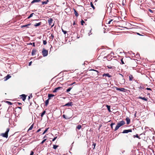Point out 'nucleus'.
<instances>
[{
    "mask_svg": "<svg viewBox=\"0 0 155 155\" xmlns=\"http://www.w3.org/2000/svg\"><path fill=\"white\" fill-rule=\"evenodd\" d=\"M103 76H107L109 78L111 77V76L110 75L109 73H104L103 74Z\"/></svg>",
    "mask_w": 155,
    "mask_h": 155,
    "instance_id": "ddd939ff",
    "label": "nucleus"
},
{
    "mask_svg": "<svg viewBox=\"0 0 155 155\" xmlns=\"http://www.w3.org/2000/svg\"><path fill=\"white\" fill-rule=\"evenodd\" d=\"M91 29L90 30L89 32L88 33L89 35H91L92 34L91 33Z\"/></svg>",
    "mask_w": 155,
    "mask_h": 155,
    "instance_id": "5fc2aeb1",
    "label": "nucleus"
},
{
    "mask_svg": "<svg viewBox=\"0 0 155 155\" xmlns=\"http://www.w3.org/2000/svg\"><path fill=\"white\" fill-rule=\"evenodd\" d=\"M73 105V103L72 102H69L67 104H66L65 105V106H71Z\"/></svg>",
    "mask_w": 155,
    "mask_h": 155,
    "instance_id": "9b49d317",
    "label": "nucleus"
},
{
    "mask_svg": "<svg viewBox=\"0 0 155 155\" xmlns=\"http://www.w3.org/2000/svg\"><path fill=\"white\" fill-rule=\"evenodd\" d=\"M134 138H135V137H136L138 138H139V139H140V137L138 136V134H136L135 135H134Z\"/></svg>",
    "mask_w": 155,
    "mask_h": 155,
    "instance_id": "c756f323",
    "label": "nucleus"
},
{
    "mask_svg": "<svg viewBox=\"0 0 155 155\" xmlns=\"http://www.w3.org/2000/svg\"><path fill=\"white\" fill-rule=\"evenodd\" d=\"M95 145H96V143H94L93 144V146H94V147L93 148L94 149V147H95Z\"/></svg>",
    "mask_w": 155,
    "mask_h": 155,
    "instance_id": "6e6d98bb",
    "label": "nucleus"
},
{
    "mask_svg": "<svg viewBox=\"0 0 155 155\" xmlns=\"http://www.w3.org/2000/svg\"><path fill=\"white\" fill-rule=\"evenodd\" d=\"M46 113L45 111H43L41 114V117H43L44 115Z\"/></svg>",
    "mask_w": 155,
    "mask_h": 155,
    "instance_id": "393cba45",
    "label": "nucleus"
},
{
    "mask_svg": "<svg viewBox=\"0 0 155 155\" xmlns=\"http://www.w3.org/2000/svg\"><path fill=\"white\" fill-rule=\"evenodd\" d=\"M34 153L32 151H31L30 154V155H33L34 154Z\"/></svg>",
    "mask_w": 155,
    "mask_h": 155,
    "instance_id": "49530a36",
    "label": "nucleus"
},
{
    "mask_svg": "<svg viewBox=\"0 0 155 155\" xmlns=\"http://www.w3.org/2000/svg\"><path fill=\"white\" fill-rule=\"evenodd\" d=\"M91 71H96V72H97V73H98V71L97 70H94V69H91Z\"/></svg>",
    "mask_w": 155,
    "mask_h": 155,
    "instance_id": "8fccbe9b",
    "label": "nucleus"
},
{
    "mask_svg": "<svg viewBox=\"0 0 155 155\" xmlns=\"http://www.w3.org/2000/svg\"><path fill=\"white\" fill-rule=\"evenodd\" d=\"M21 98L23 101H25L26 99V96L25 94H23L21 95Z\"/></svg>",
    "mask_w": 155,
    "mask_h": 155,
    "instance_id": "9d476101",
    "label": "nucleus"
},
{
    "mask_svg": "<svg viewBox=\"0 0 155 155\" xmlns=\"http://www.w3.org/2000/svg\"><path fill=\"white\" fill-rule=\"evenodd\" d=\"M46 2H47V3H48V2H49V0H46Z\"/></svg>",
    "mask_w": 155,
    "mask_h": 155,
    "instance_id": "e2e57ef3",
    "label": "nucleus"
},
{
    "mask_svg": "<svg viewBox=\"0 0 155 155\" xmlns=\"http://www.w3.org/2000/svg\"><path fill=\"white\" fill-rule=\"evenodd\" d=\"M72 87H69L68 89L66 90V92H69V91H71V90L72 89Z\"/></svg>",
    "mask_w": 155,
    "mask_h": 155,
    "instance_id": "cd10ccee",
    "label": "nucleus"
},
{
    "mask_svg": "<svg viewBox=\"0 0 155 155\" xmlns=\"http://www.w3.org/2000/svg\"><path fill=\"white\" fill-rule=\"evenodd\" d=\"M81 23L82 25H83L85 23V22L83 20H82L81 21Z\"/></svg>",
    "mask_w": 155,
    "mask_h": 155,
    "instance_id": "4c0bfd02",
    "label": "nucleus"
},
{
    "mask_svg": "<svg viewBox=\"0 0 155 155\" xmlns=\"http://www.w3.org/2000/svg\"><path fill=\"white\" fill-rule=\"evenodd\" d=\"M6 102L9 105H11L12 104V103L10 101H7Z\"/></svg>",
    "mask_w": 155,
    "mask_h": 155,
    "instance_id": "f704fd0d",
    "label": "nucleus"
},
{
    "mask_svg": "<svg viewBox=\"0 0 155 155\" xmlns=\"http://www.w3.org/2000/svg\"><path fill=\"white\" fill-rule=\"evenodd\" d=\"M74 14L75 15V16L76 17H78V12H77V11L75 10V9L74 8Z\"/></svg>",
    "mask_w": 155,
    "mask_h": 155,
    "instance_id": "6ab92c4d",
    "label": "nucleus"
},
{
    "mask_svg": "<svg viewBox=\"0 0 155 155\" xmlns=\"http://www.w3.org/2000/svg\"><path fill=\"white\" fill-rule=\"evenodd\" d=\"M53 20L52 18H50L48 20V22L49 25H51Z\"/></svg>",
    "mask_w": 155,
    "mask_h": 155,
    "instance_id": "6e6552de",
    "label": "nucleus"
},
{
    "mask_svg": "<svg viewBox=\"0 0 155 155\" xmlns=\"http://www.w3.org/2000/svg\"><path fill=\"white\" fill-rule=\"evenodd\" d=\"M42 5H44V4H47V2H46V1H44V2H42Z\"/></svg>",
    "mask_w": 155,
    "mask_h": 155,
    "instance_id": "ea45409f",
    "label": "nucleus"
},
{
    "mask_svg": "<svg viewBox=\"0 0 155 155\" xmlns=\"http://www.w3.org/2000/svg\"><path fill=\"white\" fill-rule=\"evenodd\" d=\"M51 37L52 39V40L53 38L54 37V35L52 34H51Z\"/></svg>",
    "mask_w": 155,
    "mask_h": 155,
    "instance_id": "864d4df0",
    "label": "nucleus"
},
{
    "mask_svg": "<svg viewBox=\"0 0 155 155\" xmlns=\"http://www.w3.org/2000/svg\"><path fill=\"white\" fill-rule=\"evenodd\" d=\"M112 21V19L110 20L109 21H108V23H107L108 24H110L111 22Z\"/></svg>",
    "mask_w": 155,
    "mask_h": 155,
    "instance_id": "a19ab883",
    "label": "nucleus"
},
{
    "mask_svg": "<svg viewBox=\"0 0 155 155\" xmlns=\"http://www.w3.org/2000/svg\"><path fill=\"white\" fill-rule=\"evenodd\" d=\"M125 124V122L124 120H122L121 121H120L117 123L115 129H114V131H115L117 130L120 127L124 125Z\"/></svg>",
    "mask_w": 155,
    "mask_h": 155,
    "instance_id": "f257e3e1",
    "label": "nucleus"
},
{
    "mask_svg": "<svg viewBox=\"0 0 155 155\" xmlns=\"http://www.w3.org/2000/svg\"><path fill=\"white\" fill-rule=\"evenodd\" d=\"M46 137V136L45 135L44 137H43V139H45V137Z\"/></svg>",
    "mask_w": 155,
    "mask_h": 155,
    "instance_id": "69168bd1",
    "label": "nucleus"
},
{
    "mask_svg": "<svg viewBox=\"0 0 155 155\" xmlns=\"http://www.w3.org/2000/svg\"><path fill=\"white\" fill-rule=\"evenodd\" d=\"M137 33V34L138 35H140V36H142V35H141L140 34V33Z\"/></svg>",
    "mask_w": 155,
    "mask_h": 155,
    "instance_id": "bf43d9fd",
    "label": "nucleus"
},
{
    "mask_svg": "<svg viewBox=\"0 0 155 155\" xmlns=\"http://www.w3.org/2000/svg\"><path fill=\"white\" fill-rule=\"evenodd\" d=\"M32 63V61H31L29 63V64H28V65L29 66H30L31 65V64Z\"/></svg>",
    "mask_w": 155,
    "mask_h": 155,
    "instance_id": "4d7b16f0",
    "label": "nucleus"
},
{
    "mask_svg": "<svg viewBox=\"0 0 155 155\" xmlns=\"http://www.w3.org/2000/svg\"><path fill=\"white\" fill-rule=\"evenodd\" d=\"M62 88V87H58L57 88H55L54 89V90L53 91V92L54 93H56L57 92L58 90H59L61 89Z\"/></svg>",
    "mask_w": 155,
    "mask_h": 155,
    "instance_id": "0eeeda50",
    "label": "nucleus"
},
{
    "mask_svg": "<svg viewBox=\"0 0 155 155\" xmlns=\"http://www.w3.org/2000/svg\"><path fill=\"white\" fill-rule=\"evenodd\" d=\"M115 5V4L111 3L110 4H109L108 3H107L106 4V6L108 7L109 6V7H108V9L110 7V12H111V10L112 8L113 7L114 5Z\"/></svg>",
    "mask_w": 155,
    "mask_h": 155,
    "instance_id": "7ed1b4c3",
    "label": "nucleus"
},
{
    "mask_svg": "<svg viewBox=\"0 0 155 155\" xmlns=\"http://www.w3.org/2000/svg\"><path fill=\"white\" fill-rule=\"evenodd\" d=\"M57 137L56 136L52 140V141H54L57 138Z\"/></svg>",
    "mask_w": 155,
    "mask_h": 155,
    "instance_id": "79ce46f5",
    "label": "nucleus"
},
{
    "mask_svg": "<svg viewBox=\"0 0 155 155\" xmlns=\"http://www.w3.org/2000/svg\"><path fill=\"white\" fill-rule=\"evenodd\" d=\"M148 11L150 12L151 13H153V10H151V9H148Z\"/></svg>",
    "mask_w": 155,
    "mask_h": 155,
    "instance_id": "a18cd8bd",
    "label": "nucleus"
},
{
    "mask_svg": "<svg viewBox=\"0 0 155 155\" xmlns=\"http://www.w3.org/2000/svg\"><path fill=\"white\" fill-rule=\"evenodd\" d=\"M19 105H20V104H21V103H18V102L17 103Z\"/></svg>",
    "mask_w": 155,
    "mask_h": 155,
    "instance_id": "680f3d73",
    "label": "nucleus"
},
{
    "mask_svg": "<svg viewBox=\"0 0 155 155\" xmlns=\"http://www.w3.org/2000/svg\"><path fill=\"white\" fill-rule=\"evenodd\" d=\"M129 81H132L133 79V77L132 75L130 74L129 76Z\"/></svg>",
    "mask_w": 155,
    "mask_h": 155,
    "instance_id": "aec40b11",
    "label": "nucleus"
},
{
    "mask_svg": "<svg viewBox=\"0 0 155 155\" xmlns=\"http://www.w3.org/2000/svg\"><path fill=\"white\" fill-rule=\"evenodd\" d=\"M107 109H108V111L109 112H110L111 111H110V106H109V105H107Z\"/></svg>",
    "mask_w": 155,
    "mask_h": 155,
    "instance_id": "a878e982",
    "label": "nucleus"
},
{
    "mask_svg": "<svg viewBox=\"0 0 155 155\" xmlns=\"http://www.w3.org/2000/svg\"><path fill=\"white\" fill-rule=\"evenodd\" d=\"M63 118H65V119H69V118H68V117H65V115L64 114H63Z\"/></svg>",
    "mask_w": 155,
    "mask_h": 155,
    "instance_id": "58836bf2",
    "label": "nucleus"
},
{
    "mask_svg": "<svg viewBox=\"0 0 155 155\" xmlns=\"http://www.w3.org/2000/svg\"><path fill=\"white\" fill-rule=\"evenodd\" d=\"M139 88L140 89H144V87L143 86H140Z\"/></svg>",
    "mask_w": 155,
    "mask_h": 155,
    "instance_id": "37998d69",
    "label": "nucleus"
},
{
    "mask_svg": "<svg viewBox=\"0 0 155 155\" xmlns=\"http://www.w3.org/2000/svg\"><path fill=\"white\" fill-rule=\"evenodd\" d=\"M33 125H34V124H32L31 125L30 127L28 129V131L29 130H31L32 129V128H33Z\"/></svg>",
    "mask_w": 155,
    "mask_h": 155,
    "instance_id": "5701e85b",
    "label": "nucleus"
},
{
    "mask_svg": "<svg viewBox=\"0 0 155 155\" xmlns=\"http://www.w3.org/2000/svg\"><path fill=\"white\" fill-rule=\"evenodd\" d=\"M9 128H8L6 129V131L5 133H2L0 135L5 138H7L8 137V134L9 131Z\"/></svg>",
    "mask_w": 155,
    "mask_h": 155,
    "instance_id": "f03ea898",
    "label": "nucleus"
},
{
    "mask_svg": "<svg viewBox=\"0 0 155 155\" xmlns=\"http://www.w3.org/2000/svg\"><path fill=\"white\" fill-rule=\"evenodd\" d=\"M138 99H141L144 100L145 101H147V98H146L145 97H141L139 96L138 97Z\"/></svg>",
    "mask_w": 155,
    "mask_h": 155,
    "instance_id": "4468645a",
    "label": "nucleus"
},
{
    "mask_svg": "<svg viewBox=\"0 0 155 155\" xmlns=\"http://www.w3.org/2000/svg\"><path fill=\"white\" fill-rule=\"evenodd\" d=\"M81 128V125H78L76 127V128L78 130H80Z\"/></svg>",
    "mask_w": 155,
    "mask_h": 155,
    "instance_id": "bb28decb",
    "label": "nucleus"
},
{
    "mask_svg": "<svg viewBox=\"0 0 155 155\" xmlns=\"http://www.w3.org/2000/svg\"><path fill=\"white\" fill-rule=\"evenodd\" d=\"M41 22H40L38 23H37L35 24L34 25V26L35 27H38V26H40V25H41Z\"/></svg>",
    "mask_w": 155,
    "mask_h": 155,
    "instance_id": "412c9836",
    "label": "nucleus"
},
{
    "mask_svg": "<svg viewBox=\"0 0 155 155\" xmlns=\"http://www.w3.org/2000/svg\"><path fill=\"white\" fill-rule=\"evenodd\" d=\"M90 4H91V7H92L94 9L95 8V7L94 6L92 2H91Z\"/></svg>",
    "mask_w": 155,
    "mask_h": 155,
    "instance_id": "473e14b6",
    "label": "nucleus"
},
{
    "mask_svg": "<svg viewBox=\"0 0 155 155\" xmlns=\"http://www.w3.org/2000/svg\"><path fill=\"white\" fill-rule=\"evenodd\" d=\"M47 43V42L46 40H43V44L44 45H46Z\"/></svg>",
    "mask_w": 155,
    "mask_h": 155,
    "instance_id": "72a5a7b5",
    "label": "nucleus"
},
{
    "mask_svg": "<svg viewBox=\"0 0 155 155\" xmlns=\"http://www.w3.org/2000/svg\"><path fill=\"white\" fill-rule=\"evenodd\" d=\"M32 44H33V47H35V42H33L32 43Z\"/></svg>",
    "mask_w": 155,
    "mask_h": 155,
    "instance_id": "13d9d810",
    "label": "nucleus"
},
{
    "mask_svg": "<svg viewBox=\"0 0 155 155\" xmlns=\"http://www.w3.org/2000/svg\"><path fill=\"white\" fill-rule=\"evenodd\" d=\"M126 120L127 121V124H129L130 122V119L128 117H127L126 119Z\"/></svg>",
    "mask_w": 155,
    "mask_h": 155,
    "instance_id": "f8f14e48",
    "label": "nucleus"
},
{
    "mask_svg": "<svg viewBox=\"0 0 155 155\" xmlns=\"http://www.w3.org/2000/svg\"><path fill=\"white\" fill-rule=\"evenodd\" d=\"M54 25V24H53V25H52L51 26V27H52Z\"/></svg>",
    "mask_w": 155,
    "mask_h": 155,
    "instance_id": "0e129e2a",
    "label": "nucleus"
},
{
    "mask_svg": "<svg viewBox=\"0 0 155 155\" xmlns=\"http://www.w3.org/2000/svg\"><path fill=\"white\" fill-rule=\"evenodd\" d=\"M29 44V45H32V43H30L29 44Z\"/></svg>",
    "mask_w": 155,
    "mask_h": 155,
    "instance_id": "338daca9",
    "label": "nucleus"
},
{
    "mask_svg": "<svg viewBox=\"0 0 155 155\" xmlns=\"http://www.w3.org/2000/svg\"><path fill=\"white\" fill-rule=\"evenodd\" d=\"M41 130V128H40L36 132H37V133H38V132H40Z\"/></svg>",
    "mask_w": 155,
    "mask_h": 155,
    "instance_id": "603ef678",
    "label": "nucleus"
},
{
    "mask_svg": "<svg viewBox=\"0 0 155 155\" xmlns=\"http://www.w3.org/2000/svg\"><path fill=\"white\" fill-rule=\"evenodd\" d=\"M48 128H46L45 130L44 131V132L42 133V134L43 135L45 133H46L47 131H48Z\"/></svg>",
    "mask_w": 155,
    "mask_h": 155,
    "instance_id": "7c9ffc66",
    "label": "nucleus"
},
{
    "mask_svg": "<svg viewBox=\"0 0 155 155\" xmlns=\"http://www.w3.org/2000/svg\"><path fill=\"white\" fill-rule=\"evenodd\" d=\"M115 124V123H111L110 125L111 128L113 129V126Z\"/></svg>",
    "mask_w": 155,
    "mask_h": 155,
    "instance_id": "c9c22d12",
    "label": "nucleus"
},
{
    "mask_svg": "<svg viewBox=\"0 0 155 155\" xmlns=\"http://www.w3.org/2000/svg\"><path fill=\"white\" fill-rule=\"evenodd\" d=\"M119 74L122 76L121 79H122V82L123 83H124L125 82V79L124 78V76L122 74Z\"/></svg>",
    "mask_w": 155,
    "mask_h": 155,
    "instance_id": "dca6fc26",
    "label": "nucleus"
},
{
    "mask_svg": "<svg viewBox=\"0 0 155 155\" xmlns=\"http://www.w3.org/2000/svg\"><path fill=\"white\" fill-rule=\"evenodd\" d=\"M11 77V76H10L9 74H8L5 78V80L6 81L8 80V79L10 78Z\"/></svg>",
    "mask_w": 155,
    "mask_h": 155,
    "instance_id": "2eb2a0df",
    "label": "nucleus"
},
{
    "mask_svg": "<svg viewBox=\"0 0 155 155\" xmlns=\"http://www.w3.org/2000/svg\"><path fill=\"white\" fill-rule=\"evenodd\" d=\"M121 64H124L123 60V58H122L121 60Z\"/></svg>",
    "mask_w": 155,
    "mask_h": 155,
    "instance_id": "c03bdc74",
    "label": "nucleus"
},
{
    "mask_svg": "<svg viewBox=\"0 0 155 155\" xmlns=\"http://www.w3.org/2000/svg\"><path fill=\"white\" fill-rule=\"evenodd\" d=\"M49 99H47V100H46L45 102V106H47L48 104V103H49Z\"/></svg>",
    "mask_w": 155,
    "mask_h": 155,
    "instance_id": "b1692460",
    "label": "nucleus"
},
{
    "mask_svg": "<svg viewBox=\"0 0 155 155\" xmlns=\"http://www.w3.org/2000/svg\"><path fill=\"white\" fill-rule=\"evenodd\" d=\"M42 53L44 57L46 56L48 54V51L45 48L43 49Z\"/></svg>",
    "mask_w": 155,
    "mask_h": 155,
    "instance_id": "20e7f679",
    "label": "nucleus"
},
{
    "mask_svg": "<svg viewBox=\"0 0 155 155\" xmlns=\"http://www.w3.org/2000/svg\"><path fill=\"white\" fill-rule=\"evenodd\" d=\"M37 51L35 49H33L32 50V52H31V55L32 56L35 55Z\"/></svg>",
    "mask_w": 155,
    "mask_h": 155,
    "instance_id": "1a4fd4ad",
    "label": "nucleus"
},
{
    "mask_svg": "<svg viewBox=\"0 0 155 155\" xmlns=\"http://www.w3.org/2000/svg\"><path fill=\"white\" fill-rule=\"evenodd\" d=\"M108 68L111 69L112 68V67L111 66H110V67L108 66L107 67Z\"/></svg>",
    "mask_w": 155,
    "mask_h": 155,
    "instance_id": "052dcab7",
    "label": "nucleus"
},
{
    "mask_svg": "<svg viewBox=\"0 0 155 155\" xmlns=\"http://www.w3.org/2000/svg\"><path fill=\"white\" fill-rule=\"evenodd\" d=\"M116 89L117 90L120 91H121L124 92H126V91H127V89H126L124 88H120L116 87Z\"/></svg>",
    "mask_w": 155,
    "mask_h": 155,
    "instance_id": "39448f33",
    "label": "nucleus"
},
{
    "mask_svg": "<svg viewBox=\"0 0 155 155\" xmlns=\"http://www.w3.org/2000/svg\"><path fill=\"white\" fill-rule=\"evenodd\" d=\"M54 96V94H49L48 95V99H50L51 98Z\"/></svg>",
    "mask_w": 155,
    "mask_h": 155,
    "instance_id": "4be33fe9",
    "label": "nucleus"
},
{
    "mask_svg": "<svg viewBox=\"0 0 155 155\" xmlns=\"http://www.w3.org/2000/svg\"><path fill=\"white\" fill-rule=\"evenodd\" d=\"M32 97V95H30L28 97V100H29L31 98V97Z\"/></svg>",
    "mask_w": 155,
    "mask_h": 155,
    "instance_id": "09e8293b",
    "label": "nucleus"
},
{
    "mask_svg": "<svg viewBox=\"0 0 155 155\" xmlns=\"http://www.w3.org/2000/svg\"><path fill=\"white\" fill-rule=\"evenodd\" d=\"M46 140V139H44V140H42V141L41 142V144H42L44 143Z\"/></svg>",
    "mask_w": 155,
    "mask_h": 155,
    "instance_id": "e433bc0d",
    "label": "nucleus"
},
{
    "mask_svg": "<svg viewBox=\"0 0 155 155\" xmlns=\"http://www.w3.org/2000/svg\"><path fill=\"white\" fill-rule=\"evenodd\" d=\"M41 2L40 0H33L31 2V4H33L35 3H37Z\"/></svg>",
    "mask_w": 155,
    "mask_h": 155,
    "instance_id": "f3484780",
    "label": "nucleus"
},
{
    "mask_svg": "<svg viewBox=\"0 0 155 155\" xmlns=\"http://www.w3.org/2000/svg\"><path fill=\"white\" fill-rule=\"evenodd\" d=\"M62 32L64 33V34H65L66 33H67V31H64V30H63V29H62Z\"/></svg>",
    "mask_w": 155,
    "mask_h": 155,
    "instance_id": "de8ad7c7",
    "label": "nucleus"
},
{
    "mask_svg": "<svg viewBox=\"0 0 155 155\" xmlns=\"http://www.w3.org/2000/svg\"><path fill=\"white\" fill-rule=\"evenodd\" d=\"M146 89L147 90H150V91H152V90L150 88H146Z\"/></svg>",
    "mask_w": 155,
    "mask_h": 155,
    "instance_id": "3c124183",
    "label": "nucleus"
},
{
    "mask_svg": "<svg viewBox=\"0 0 155 155\" xmlns=\"http://www.w3.org/2000/svg\"><path fill=\"white\" fill-rule=\"evenodd\" d=\"M58 147V146L54 145L53 148L54 149H56Z\"/></svg>",
    "mask_w": 155,
    "mask_h": 155,
    "instance_id": "2f4dec72",
    "label": "nucleus"
},
{
    "mask_svg": "<svg viewBox=\"0 0 155 155\" xmlns=\"http://www.w3.org/2000/svg\"><path fill=\"white\" fill-rule=\"evenodd\" d=\"M18 108H20V109H21V107H18Z\"/></svg>",
    "mask_w": 155,
    "mask_h": 155,
    "instance_id": "774afa93",
    "label": "nucleus"
},
{
    "mask_svg": "<svg viewBox=\"0 0 155 155\" xmlns=\"http://www.w3.org/2000/svg\"><path fill=\"white\" fill-rule=\"evenodd\" d=\"M34 14V13H32L27 18V19H29L30 18H31V17H32L33 15Z\"/></svg>",
    "mask_w": 155,
    "mask_h": 155,
    "instance_id": "c85d7f7f",
    "label": "nucleus"
},
{
    "mask_svg": "<svg viewBox=\"0 0 155 155\" xmlns=\"http://www.w3.org/2000/svg\"><path fill=\"white\" fill-rule=\"evenodd\" d=\"M31 24H29L27 25H23L21 26V28L24 27H28L31 25Z\"/></svg>",
    "mask_w": 155,
    "mask_h": 155,
    "instance_id": "a211bd4d",
    "label": "nucleus"
},
{
    "mask_svg": "<svg viewBox=\"0 0 155 155\" xmlns=\"http://www.w3.org/2000/svg\"><path fill=\"white\" fill-rule=\"evenodd\" d=\"M132 132V130L131 129H128V130H124L122 133L123 134H125V133H127L128 132Z\"/></svg>",
    "mask_w": 155,
    "mask_h": 155,
    "instance_id": "423d86ee",
    "label": "nucleus"
}]
</instances>
